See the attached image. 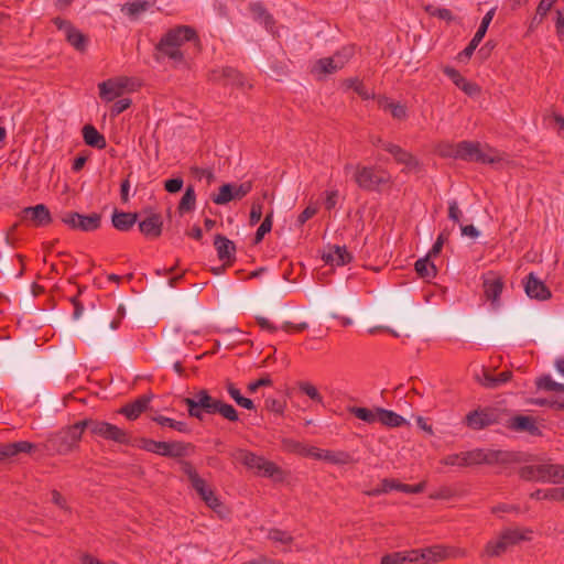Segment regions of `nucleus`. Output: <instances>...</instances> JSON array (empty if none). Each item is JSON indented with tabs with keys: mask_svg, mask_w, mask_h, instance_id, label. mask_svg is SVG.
Listing matches in <instances>:
<instances>
[{
	"mask_svg": "<svg viewBox=\"0 0 564 564\" xmlns=\"http://www.w3.org/2000/svg\"><path fill=\"white\" fill-rule=\"evenodd\" d=\"M265 408L271 412L282 414L284 411V402L278 399L268 398L265 400Z\"/></svg>",
	"mask_w": 564,
	"mask_h": 564,
	"instance_id": "e2e57ef3",
	"label": "nucleus"
},
{
	"mask_svg": "<svg viewBox=\"0 0 564 564\" xmlns=\"http://www.w3.org/2000/svg\"><path fill=\"white\" fill-rule=\"evenodd\" d=\"M59 219L69 229L83 232L98 230L101 226V215L98 213L82 215L77 212H64L59 215Z\"/></svg>",
	"mask_w": 564,
	"mask_h": 564,
	"instance_id": "ddd939ff",
	"label": "nucleus"
},
{
	"mask_svg": "<svg viewBox=\"0 0 564 564\" xmlns=\"http://www.w3.org/2000/svg\"><path fill=\"white\" fill-rule=\"evenodd\" d=\"M182 187H183V180L180 177L170 178V180L165 181V184H164V188L169 193H177L178 191L182 189Z\"/></svg>",
	"mask_w": 564,
	"mask_h": 564,
	"instance_id": "338daca9",
	"label": "nucleus"
},
{
	"mask_svg": "<svg viewBox=\"0 0 564 564\" xmlns=\"http://www.w3.org/2000/svg\"><path fill=\"white\" fill-rule=\"evenodd\" d=\"M322 259L327 264L345 265L351 262L352 256L345 246H329L328 251L323 253Z\"/></svg>",
	"mask_w": 564,
	"mask_h": 564,
	"instance_id": "393cba45",
	"label": "nucleus"
},
{
	"mask_svg": "<svg viewBox=\"0 0 564 564\" xmlns=\"http://www.w3.org/2000/svg\"><path fill=\"white\" fill-rule=\"evenodd\" d=\"M383 162L382 156L377 155L373 164L346 163L344 173L351 175V180L360 189L380 193L393 184L391 173L381 165Z\"/></svg>",
	"mask_w": 564,
	"mask_h": 564,
	"instance_id": "f257e3e1",
	"label": "nucleus"
},
{
	"mask_svg": "<svg viewBox=\"0 0 564 564\" xmlns=\"http://www.w3.org/2000/svg\"><path fill=\"white\" fill-rule=\"evenodd\" d=\"M250 10L257 20L263 22L265 25H269L271 23V17L267 13L265 9L261 3H251Z\"/></svg>",
	"mask_w": 564,
	"mask_h": 564,
	"instance_id": "5fc2aeb1",
	"label": "nucleus"
},
{
	"mask_svg": "<svg viewBox=\"0 0 564 564\" xmlns=\"http://www.w3.org/2000/svg\"><path fill=\"white\" fill-rule=\"evenodd\" d=\"M19 217L21 223L36 228L47 227L53 223L52 214L44 204L24 207L19 213Z\"/></svg>",
	"mask_w": 564,
	"mask_h": 564,
	"instance_id": "2eb2a0df",
	"label": "nucleus"
},
{
	"mask_svg": "<svg viewBox=\"0 0 564 564\" xmlns=\"http://www.w3.org/2000/svg\"><path fill=\"white\" fill-rule=\"evenodd\" d=\"M462 210L458 207V204L456 200H451L448 203V218L453 220L454 223H459L462 218Z\"/></svg>",
	"mask_w": 564,
	"mask_h": 564,
	"instance_id": "69168bd1",
	"label": "nucleus"
},
{
	"mask_svg": "<svg viewBox=\"0 0 564 564\" xmlns=\"http://www.w3.org/2000/svg\"><path fill=\"white\" fill-rule=\"evenodd\" d=\"M152 7L151 1H134L130 3H126L122 7V11L130 19L135 20L139 15L145 11H148Z\"/></svg>",
	"mask_w": 564,
	"mask_h": 564,
	"instance_id": "e433bc0d",
	"label": "nucleus"
},
{
	"mask_svg": "<svg viewBox=\"0 0 564 564\" xmlns=\"http://www.w3.org/2000/svg\"><path fill=\"white\" fill-rule=\"evenodd\" d=\"M65 37L77 51H84L87 46V37L74 26L65 33Z\"/></svg>",
	"mask_w": 564,
	"mask_h": 564,
	"instance_id": "ea45409f",
	"label": "nucleus"
},
{
	"mask_svg": "<svg viewBox=\"0 0 564 564\" xmlns=\"http://www.w3.org/2000/svg\"><path fill=\"white\" fill-rule=\"evenodd\" d=\"M348 412L368 424L378 422V408L368 409L361 406H350L348 408Z\"/></svg>",
	"mask_w": 564,
	"mask_h": 564,
	"instance_id": "c9c22d12",
	"label": "nucleus"
},
{
	"mask_svg": "<svg viewBox=\"0 0 564 564\" xmlns=\"http://www.w3.org/2000/svg\"><path fill=\"white\" fill-rule=\"evenodd\" d=\"M512 378L511 371H502L498 375L484 370L482 375L478 377L479 383L487 389H497L503 383L510 381Z\"/></svg>",
	"mask_w": 564,
	"mask_h": 564,
	"instance_id": "c85d7f7f",
	"label": "nucleus"
},
{
	"mask_svg": "<svg viewBox=\"0 0 564 564\" xmlns=\"http://www.w3.org/2000/svg\"><path fill=\"white\" fill-rule=\"evenodd\" d=\"M299 389L302 393L307 395L311 400L317 403H323V397L318 392L317 388L308 381H302L299 383Z\"/></svg>",
	"mask_w": 564,
	"mask_h": 564,
	"instance_id": "8fccbe9b",
	"label": "nucleus"
},
{
	"mask_svg": "<svg viewBox=\"0 0 564 564\" xmlns=\"http://www.w3.org/2000/svg\"><path fill=\"white\" fill-rule=\"evenodd\" d=\"M509 460V453L499 449L476 448L467 452L449 454L442 458L441 464L456 467H470L474 465L503 464Z\"/></svg>",
	"mask_w": 564,
	"mask_h": 564,
	"instance_id": "39448f33",
	"label": "nucleus"
},
{
	"mask_svg": "<svg viewBox=\"0 0 564 564\" xmlns=\"http://www.w3.org/2000/svg\"><path fill=\"white\" fill-rule=\"evenodd\" d=\"M424 488H425L424 481L419 482L416 485H408V484H402L399 481V491H401V492L420 494L424 490Z\"/></svg>",
	"mask_w": 564,
	"mask_h": 564,
	"instance_id": "052dcab7",
	"label": "nucleus"
},
{
	"mask_svg": "<svg viewBox=\"0 0 564 564\" xmlns=\"http://www.w3.org/2000/svg\"><path fill=\"white\" fill-rule=\"evenodd\" d=\"M268 539L273 543H280L283 545H290L293 542V536L289 532L276 528L269 530Z\"/></svg>",
	"mask_w": 564,
	"mask_h": 564,
	"instance_id": "a18cd8bd",
	"label": "nucleus"
},
{
	"mask_svg": "<svg viewBox=\"0 0 564 564\" xmlns=\"http://www.w3.org/2000/svg\"><path fill=\"white\" fill-rule=\"evenodd\" d=\"M83 433L82 421H78L51 434L43 447L50 455H67L79 447Z\"/></svg>",
	"mask_w": 564,
	"mask_h": 564,
	"instance_id": "423d86ee",
	"label": "nucleus"
},
{
	"mask_svg": "<svg viewBox=\"0 0 564 564\" xmlns=\"http://www.w3.org/2000/svg\"><path fill=\"white\" fill-rule=\"evenodd\" d=\"M524 291L529 297L539 301L549 300L552 295L544 282L538 279L533 272L529 273L525 279Z\"/></svg>",
	"mask_w": 564,
	"mask_h": 564,
	"instance_id": "412c9836",
	"label": "nucleus"
},
{
	"mask_svg": "<svg viewBox=\"0 0 564 564\" xmlns=\"http://www.w3.org/2000/svg\"><path fill=\"white\" fill-rule=\"evenodd\" d=\"M378 422L387 427H399V426H402L408 423L406 420L402 415H400L391 410H387V409L379 408V406H378Z\"/></svg>",
	"mask_w": 564,
	"mask_h": 564,
	"instance_id": "72a5a7b5",
	"label": "nucleus"
},
{
	"mask_svg": "<svg viewBox=\"0 0 564 564\" xmlns=\"http://www.w3.org/2000/svg\"><path fill=\"white\" fill-rule=\"evenodd\" d=\"M550 124H553V127L557 129L560 137L564 138V118L561 115H552Z\"/></svg>",
	"mask_w": 564,
	"mask_h": 564,
	"instance_id": "774afa93",
	"label": "nucleus"
},
{
	"mask_svg": "<svg viewBox=\"0 0 564 564\" xmlns=\"http://www.w3.org/2000/svg\"><path fill=\"white\" fill-rule=\"evenodd\" d=\"M429 258L430 257L426 256L425 258L419 259L414 264L417 275L425 280L435 278L437 272L436 267L429 261Z\"/></svg>",
	"mask_w": 564,
	"mask_h": 564,
	"instance_id": "4c0bfd02",
	"label": "nucleus"
},
{
	"mask_svg": "<svg viewBox=\"0 0 564 564\" xmlns=\"http://www.w3.org/2000/svg\"><path fill=\"white\" fill-rule=\"evenodd\" d=\"M539 465H527L520 468L519 476L527 481H539Z\"/></svg>",
	"mask_w": 564,
	"mask_h": 564,
	"instance_id": "603ef678",
	"label": "nucleus"
},
{
	"mask_svg": "<svg viewBox=\"0 0 564 564\" xmlns=\"http://www.w3.org/2000/svg\"><path fill=\"white\" fill-rule=\"evenodd\" d=\"M539 481L551 482L558 485L561 484V473L563 465L560 464H540L539 465Z\"/></svg>",
	"mask_w": 564,
	"mask_h": 564,
	"instance_id": "7c9ffc66",
	"label": "nucleus"
},
{
	"mask_svg": "<svg viewBox=\"0 0 564 564\" xmlns=\"http://www.w3.org/2000/svg\"><path fill=\"white\" fill-rule=\"evenodd\" d=\"M305 456L325 460L334 465H348L354 462L352 456L347 452L321 449L314 446L308 447L305 452Z\"/></svg>",
	"mask_w": 564,
	"mask_h": 564,
	"instance_id": "f3484780",
	"label": "nucleus"
},
{
	"mask_svg": "<svg viewBox=\"0 0 564 564\" xmlns=\"http://www.w3.org/2000/svg\"><path fill=\"white\" fill-rule=\"evenodd\" d=\"M82 425L84 430L88 429L91 434L104 440L113 441L123 445L130 444L129 433L115 424L94 419H85L82 420Z\"/></svg>",
	"mask_w": 564,
	"mask_h": 564,
	"instance_id": "9b49d317",
	"label": "nucleus"
},
{
	"mask_svg": "<svg viewBox=\"0 0 564 564\" xmlns=\"http://www.w3.org/2000/svg\"><path fill=\"white\" fill-rule=\"evenodd\" d=\"M263 203L261 199L257 198L251 204L249 223L251 226L257 225L262 217Z\"/></svg>",
	"mask_w": 564,
	"mask_h": 564,
	"instance_id": "864d4df0",
	"label": "nucleus"
},
{
	"mask_svg": "<svg viewBox=\"0 0 564 564\" xmlns=\"http://www.w3.org/2000/svg\"><path fill=\"white\" fill-rule=\"evenodd\" d=\"M234 199V184L227 183L219 187V193L213 197L217 205H226Z\"/></svg>",
	"mask_w": 564,
	"mask_h": 564,
	"instance_id": "c03bdc74",
	"label": "nucleus"
},
{
	"mask_svg": "<svg viewBox=\"0 0 564 564\" xmlns=\"http://www.w3.org/2000/svg\"><path fill=\"white\" fill-rule=\"evenodd\" d=\"M138 220L137 213L118 212L115 210L112 214L111 223L112 226L120 231H129Z\"/></svg>",
	"mask_w": 564,
	"mask_h": 564,
	"instance_id": "473e14b6",
	"label": "nucleus"
},
{
	"mask_svg": "<svg viewBox=\"0 0 564 564\" xmlns=\"http://www.w3.org/2000/svg\"><path fill=\"white\" fill-rule=\"evenodd\" d=\"M152 420L161 426H169L180 433L187 434L191 432L188 424L183 421H176L174 419H171V417H167L164 415H156Z\"/></svg>",
	"mask_w": 564,
	"mask_h": 564,
	"instance_id": "58836bf2",
	"label": "nucleus"
},
{
	"mask_svg": "<svg viewBox=\"0 0 564 564\" xmlns=\"http://www.w3.org/2000/svg\"><path fill=\"white\" fill-rule=\"evenodd\" d=\"M183 403L187 406L188 415L199 421L204 420L205 414L216 413L230 422L239 420L238 412L231 404L213 398L205 389L195 392L192 397L184 398Z\"/></svg>",
	"mask_w": 564,
	"mask_h": 564,
	"instance_id": "20e7f679",
	"label": "nucleus"
},
{
	"mask_svg": "<svg viewBox=\"0 0 564 564\" xmlns=\"http://www.w3.org/2000/svg\"><path fill=\"white\" fill-rule=\"evenodd\" d=\"M282 448L285 452L296 453V454H300L303 456H305V452L308 449V447L304 446L300 442L292 440V438H283L282 440Z\"/></svg>",
	"mask_w": 564,
	"mask_h": 564,
	"instance_id": "3c124183",
	"label": "nucleus"
},
{
	"mask_svg": "<svg viewBox=\"0 0 564 564\" xmlns=\"http://www.w3.org/2000/svg\"><path fill=\"white\" fill-rule=\"evenodd\" d=\"M228 394L235 400V402L247 410H253L254 403L251 399L241 395L240 390L231 382L226 386Z\"/></svg>",
	"mask_w": 564,
	"mask_h": 564,
	"instance_id": "a19ab883",
	"label": "nucleus"
},
{
	"mask_svg": "<svg viewBox=\"0 0 564 564\" xmlns=\"http://www.w3.org/2000/svg\"><path fill=\"white\" fill-rule=\"evenodd\" d=\"M237 459L249 469L258 470L262 476L274 478L282 476V469L273 462L265 459L247 449H239L237 452Z\"/></svg>",
	"mask_w": 564,
	"mask_h": 564,
	"instance_id": "f8f14e48",
	"label": "nucleus"
},
{
	"mask_svg": "<svg viewBox=\"0 0 564 564\" xmlns=\"http://www.w3.org/2000/svg\"><path fill=\"white\" fill-rule=\"evenodd\" d=\"M383 150L390 153L398 164H402V172H411L419 166L416 158L402 149L398 143H384Z\"/></svg>",
	"mask_w": 564,
	"mask_h": 564,
	"instance_id": "aec40b11",
	"label": "nucleus"
},
{
	"mask_svg": "<svg viewBox=\"0 0 564 564\" xmlns=\"http://www.w3.org/2000/svg\"><path fill=\"white\" fill-rule=\"evenodd\" d=\"M536 387L541 390L545 391H555L556 381H554L551 376L545 375L536 380Z\"/></svg>",
	"mask_w": 564,
	"mask_h": 564,
	"instance_id": "13d9d810",
	"label": "nucleus"
},
{
	"mask_svg": "<svg viewBox=\"0 0 564 564\" xmlns=\"http://www.w3.org/2000/svg\"><path fill=\"white\" fill-rule=\"evenodd\" d=\"M378 106L382 110L390 112L391 116L395 119H403L406 116V109L403 105L399 102H393L389 100L387 97H379Z\"/></svg>",
	"mask_w": 564,
	"mask_h": 564,
	"instance_id": "f704fd0d",
	"label": "nucleus"
},
{
	"mask_svg": "<svg viewBox=\"0 0 564 564\" xmlns=\"http://www.w3.org/2000/svg\"><path fill=\"white\" fill-rule=\"evenodd\" d=\"M437 153L444 158L460 159L467 162L494 164L507 161V154L488 143H437Z\"/></svg>",
	"mask_w": 564,
	"mask_h": 564,
	"instance_id": "f03ea898",
	"label": "nucleus"
},
{
	"mask_svg": "<svg viewBox=\"0 0 564 564\" xmlns=\"http://www.w3.org/2000/svg\"><path fill=\"white\" fill-rule=\"evenodd\" d=\"M272 224H273V210L269 212L263 221L261 223V225L258 227L257 231H256V236H254V242L256 243H259L260 241H262V239L264 238V236L271 231L272 229Z\"/></svg>",
	"mask_w": 564,
	"mask_h": 564,
	"instance_id": "de8ad7c7",
	"label": "nucleus"
},
{
	"mask_svg": "<svg viewBox=\"0 0 564 564\" xmlns=\"http://www.w3.org/2000/svg\"><path fill=\"white\" fill-rule=\"evenodd\" d=\"M99 97L105 102H111L126 93L133 90V83L130 78L118 76L98 84Z\"/></svg>",
	"mask_w": 564,
	"mask_h": 564,
	"instance_id": "4468645a",
	"label": "nucleus"
},
{
	"mask_svg": "<svg viewBox=\"0 0 564 564\" xmlns=\"http://www.w3.org/2000/svg\"><path fill=\"white\" fill-rule=\"evenodd\" d=\"M13 451L15 452V455L19 454H31L33 451L37 448V445L28 442V441H19L12 443Z\"/></svg>",
	"mask_w": 564,
	"mask_h": 564,
	"instance_id": "6e6d98bb",
	"label": "nucleus"
},
{
	"mask_svg": "<svg viewBox=\"0 0 564 564\" xmlns=\"http://www.w3.org/2000/svg\"><path fill=\"white\" fill-rule=\"evenodd\" d=\"M182 470L187 476L193 489L198 494L200 499L214 511L219 512L223 507L215 491L207 485L194 466L189 462H182Z\"/></svg>",
	"mask_w": 564,
	"mask_h": 564,
	"instance_id": "6e6552de",
	"label": "nucleus"
},
{
	"mask_svg": "<svg viewBox=\"0 0 564 564\" xmlns=\"http://www.w3.org/2000/svg\"><path fill=\"white\" fill-rule=\"evenodd\" d=\"M163 227V220L161 215L151 214L142 221L139 223V230L144 237L154 239L161 236Z\"/></svg>",
	"mask_w": 564,
	"mask_h": 564,
	"instance_id": "bb28decb",
	"label": "nucleus"
},
{
	"mask_svg": "<svg viewBox=\"0 0 564 564\" xmlns=\"http://www.w3.org/2000/svg\"><path fill=\"white\" fill-rule=\"evenodd\" d=\"M354 54L355 48L352 46H345L330 57L317 59L312 66V74L318 78L334 74L344 68Z\"/></svg>",
	"mask_w": 564,
	"mask_h": 564,
	"instance_id": "1a4fd4ad",
	"label": "nucleus"
},
{
	"mask_svg": "<svg viewBox=\"0 0 564 564\" xmlns=\"http://www.w3.org/2000/svg\"><path fill=\"white\" fill-rule=\"evenodd\" d=\"M348 88L354 89L361 98L370 99L373 98V93L369 91L366 86L358 78H349L345 82Z\"/></svg>",
	"mask_w": 564,
	"mask_h": 564,
	"instance_id": "09e8293b",
	"label": "nucleus"
},
{
	"mask_svg": "<svg viewBox=\"0 0 564 564\" xmlns=\"http://www.w3.org/2000/svg\"><path fill=\"white\" fill-rule=\"evenodd\" d=\"M272 384V380L269 376H264L256 381L248 384L247 390L249 393H254L261 387H269Z\"/></svg>",
	"mask_w": 564,
	"mask_h": 564,
	"instance_id": "bf43d9fd",
	"label": "nucleus"
},
{
	"mask_svg": "<svg viewBox=\"0 0 564 564\" xmlns=\"http://www.w3.org/2000/svg\"><path fill=\"white\" fill-rule=\"evenodd\" d=\"M214 246L217 250V256L221 261H227L229 264L234 262L236 253V246L234 241L218 234L215 236Z\"/></svg>",
	"mask_w": 564,
	"mask_h": 564,
	"instance_id": "cd10ccee",
	"label": "nucleus"
},
{
	"mask_svg": "<svg viewBox=\"0 0 564 564\" xmlns=\"http://www.w3.org/2000/svg\"><path fill=\"white\" fill-rule=\"evenodd\" d=\"M531 498L561 501V488L538 489L531 494Z\"/></svg>",
	"mask_w": 564,
	"mask_h": 564,
	"instance_id": "49530a36",
	"label": "nucleus"
},
{
	"mask_svg": "<svg viewBox=\"0 0 564 564\" xmlns=\"http://www.w3.org/2000/svg\"><path fill=\"white\" fill-rule=\"evenodd\" d=\"M495 12H496V9L492 8L484 15L477 32L475 33L474 37L471 39V41L469 42L467 47L463 51V55H465L466 57L471 56V54L474 53L476 47L479 45V43L484 39V36L488 30V26L494 19Z\"/></svg>",
	"mask_w": 564,
	"mask_h": 564,
	"instance_id": "a878e982",
	"label": "nucleus"
},
{
	"mask_svg": "<svg viewBox=\"0 0 564 564\" xmlns=\"http://www.w3.org/2000/svg\"><path fill=\"white\" fill-rule=\"evenodd\" d=\"M195 203H196V194H195L194 187L192 185H189L185 189V193L178 204L177 209H178L180 214H184V213L193 210L195 208Z\"/></svg>",
	"mask_w": 564,
	"mask_h": 564,
	"instance_id": "79ce46f5",
	"label": "nucleus"
},
{
	"mask_svg": "<svg viewBox=\"0 0 564 564\" xmlns=\"http://www.w3.org/2000/svg\"><path fill=\"white\" fill-rule=\"evenodd\" d=\"M140 448L154 453L160 456L170 457V458H181L188 455V451L193 448L192 444L173 441V442H164V441H154L151 438H141L140 440Z\"/></svg>",
	"mask_w": 564,
	"mask_h": 564,
	"instance_id": "9d476101",
	"label": "nucleus"
},
{
	"mask_svg": "<svg viewBox=\"0 0 564 564\" xmlns=\"http://www.w3.org/2000/svg\"><path fill=\"white\" fill-rule=\"evenodd\" d=\"M210 80L223 83L225 85H237L241 87L245 85L243 76L231 67L214 69L210 73Z\"/></svg>",
	"mask_w": 564,
	"mask_h": 564,
	"instance_id": "b1692460",
	"label": "nucleus"
},
{
	"mask_svg": "<svg viewBox=\"0 0 564 564\" xmlns=\"http://www.w3.org/2000/svg\"><path fill=\"white\" fill-rule=\"evenodd\" d=\"M465 423L471 430H482L498 423V415L490 409L475 410L466 415Z\"/></svg>",
	"mask_w": 564,
	"mask_h": 564,
	"instance_id": "6ab92c4d",
	"label": "nucleus"
},
{
	"mask_svg": "<svg viewBox=\"0 0 564 564\" xmlns=\"http://www.w3.org/2000/svg\"><path fill=\"white\" fill-rule=\"evenodd\" d=\"M509 429L516 432H527L532 436H541V429L538 426L536 421L532 416L517 415L510 419Z\"/></svg>",
	"mask_w": 564,
	"mask_h": 564,
	"instance_id": "5701e85b",
	"label": "nucleus"
},
{
	"mask_svg": "<svg viewBox=\"0 0 564 564\" xmlns=\"http://www.w3.org/2000/svg\"><path fill=\"white\" fill-rule=\"evenodd\" d=\"M482 288L486 299L491 302L492 306H498L505 288L502 276L495 271L487 272L482 275Z\"/></svg>",
	"mask_w": 564,
	"mask_h": 564,
	"instance_id": "dca6fc26",
	"label": "nucleus"
},
{
	"mask_svg": "<svg viewBox=\"0 0 564 564\" xmlns=\"http://www.w3.org/2000/svg\"><path fill=\"white\" fill-rule=\"evenodd\" d=\"M251 188L252 185L250 182L234 185V199H241L251 191Z\"/></svg>",
	"mask_w": 564,
	"mask_h": 564,
	"instance_id": "0e129e2a",
	"label": "nucleus"
},
{
	"mask_svg": "<svg viewBox=\"0 0 564 564\" xmlns=\"http://www.w3.org/2000/svg\"><path fill=\"white\" fill-rule=\"evenodd\" d=\"M152 398V394H142L134 401L122 406L119 413L124 415L128 420L134 421L149 409Z\"/></svg>",
	"mask_w": 564,
	"mask_h": 564,
	"instance_id": "4be33fe9",
	"label": "nucleus"
},
{
	"mask_svg": "<svg viewBox=\"0 0 564 564\" xmlns=\"http://www.w3.org/2000/svg\"><path fill=\"white\" fill-rule=\"evenodd\" d=\"M196 31L188 25H178L169 30L159 41L155 50L161 57L169 58L174 65L185 64V45L188 42H197Z\"/></svg>",
	"mask_w": 564,
	"mask_h": 564,
	"instance_id": "7ed1b4c3",
	"label": "nucleus"
},
{
	"mask_svg": "<svg viewBox=\"0 0 564 564\" xmlns=\"http://www.w3.org/2000/svg\"><path fill=\"white\" fill-rule=\"evenodd\" d=\"M390 490L399 491V481L392 478H384L381 481V486L366 491L365 494L370 497H377L389 492Z\"/></svg>",
	"mask_w": 564,
	"mask_h": 564,
	"instance_id": "37998d69",
	"label": "nucleus"
},
{
	"mask_svg": "<svg viewBox=\"0 0 564 564\" xmlns=\"http://www.w3.org/2000/svg\"><path fill=\"white\" fill-rule=\"evenodd\" d=\"M417 555L416 564L437 563L453 556V549L443 545H433L424 549H413Z\"/></svg>",
	"mask_w": 564,
	"mask_h": 564,
	"instance_id": "a211bd4d",
	"label": "nucleus"
},
{
	"mask_svg": "<svg viewBox=\"0 0 564 564\" xmlns=\"http://www.w3.org/2000/svg\"><path fill=\"white\" fill-rule=\"evenodd\" d=\"M83 138L84 141H104L102 135L90 124L83 128Z\"/></svg>",
	"mask_w": 564,
	"mask_h": 564,
	"instance_id": "4d7b16f0",
	"label": "nucleus"
},
{
	"mask_svg": "<svg viewBox=\"0 0 564 564\" xmlns=\"http://www.w3.org/2000/svg\"><path fill=\"white\" fill-rule=\"evenodd\" d=\"M444 73L446 76H448L453 83L460 88L464 93H466L469 96H474L478 94L479 88L476 84L468 82L466 78H464L458 70H456L453 67L446 66L444 68Z\"/></svg>",
	"mask_w": 564,
	"mask_h": 564,
	"instance_id": "c756f323",
	"label": "nucleus"
},
{
	"mask_svg": "<svg viewBox=\"0 0 564 564\" xmlns=\"http://www.w3.org/2000/svg\"><path fill=\"white\" fill-rule=\"evenodd\" d=\"M414 550L398 551L381 557L380 564H416Z\"/></svg>",
	"mask_w": 564,
	"mask_h": 564,
	"instance_id": "2f4dec72",
	"label": "nucleus"
},
{
	"mask_svg": "<svg viewBox=\"0 0 564 564\" xmlns=\"http://www.w3.org/2000/svg\"><path fill=\"white\" fill-rule=\"evenodd\" d=\"M532 539V531L524 528H506L495 539L489 540L480 557L491 558L498 557L506 553L510 547L518 545L522 541H530Z\"/></svg>",
	"mask_w": 564,
	"mask_h": 564,
	"instance_id": "0eeeda50",
	"label": "nucleus"
},
{
	"mask_svg": "<svg viewBox=\"0 0 564 564\" xmlns=\"http://www.w3.org/2000/svg\"><path fill=\"white\" fill-rule=\"evenodd\" d=\"M130 105H131V99H129V98H121V99L117 100L111 107V115L112 116L120 115L121 112L127 110L130 107Z\"/></svg>",
	"mask_w": 564,
	"mask_h": 564,
	"instance_id": "680f3d73",
	"label": "nucleus"
}]
</instances>
